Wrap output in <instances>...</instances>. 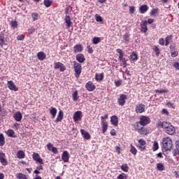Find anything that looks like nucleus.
I'll return each mask as SVG.
<instances>
[{"label":"nucleus","instance_id":"obj_61","mask_svg":"<svg viewBox=\"0 0 179 179\" xmlns=\"http://www.w3.org/2000/svg\"><path fill=\"white\" fill-rule=\"evenodd\" d=\"M138 148L141 151L146 150V147L145 145H138Z\"/></svg>","mask_w":179,"mask_h":179},{"label":"nucleus","instance_id":"obj_51","mask_svg":"<svg viewBox=\"0 0 179 179\" xmlns=\"http://www.w3.org/2000/svg\"><path fill=\"white\" fill-rule=\"evenodd\" d=\"M17 40L18 41L24 40V35H23V34H22V35H18V36H17Z\"/></svg>","mask_w":179,"mask_h":179},{"label":"nucleus","instance_id":"obj_1","mask_svg":"<svg viewBox=\"0 0 179 179\" xmlns=\"http://www.w3.org/2000/svg\"><path fill=\"white\" fill-rule=\"evenodd\" d=\"M162 148L166 152L173 149V141L170 137H166L162 139Z\"/></svg>","mask_w":179,"mask_h":179},{"label":"nucleus","instance_id":"obj_57","mask_svg":"<svg viewBox=\"0 0 179 179\" xmlns=\"http://www.w3.org/2000/svg\"><path fill=\"white\" fill-rule=\"evenodd\" d=\"M135 12V7L134 6H130L129 7V13L132 15Z\"/></svg>","mask_w":179,"mask_h":179},{"label":"nucleus","instance_id":"obj_25","mask_svg":"<svg viewBox=\"0 0 179 179\" xmlns=\"http://www.w3.org/2000/svg\"><path fill=\"white\" fill-rule=\"evenodd\" d=\"M65 23H66V26L68 29L71 27V24H72V22L71 21V17L69 15H66L65 17Z\"/></svg>","mask_w":179,"mask_h":179},{"label":"nucleus","instance_id":"obj_27","mask_svg":"<svg viewBox=\"0 0 179 179\" xmlns=\"http://www.w3.org/2000/svg\"><path fill=\"white\" fill-rule=\"evenodd\" d=\"M104 78V74L100 73V74H96L95 79L97 80V82H100V80H103Z\"/></svg>","mask_w":179,"mask_h":179},{"label":"nucleus","instance_id":"obj_14","mask_svg":"<svg viewBox=\"0 0 179 179\" xmlns=\"http://www.w3.org/2000/svg\"><path fill=\"white\" fill-rule=\"evenodd\" d=\"M80 133L83 136L84 139H87V141H89V139H90V134H89V132L86 131L85 129H82L80 130Z\"/></svg>","mask_w":179,"mask_h":179},{"label":"nucleus","instance_id":"obj_7","mask_svg":"<svg viewBox=\"0 0 179 179\" xmlns=\"http://www.w3.org/2000/svg\"><path fill=\"white\" fill-rule=\"evenodd\" d=\"M73 121L75 122H78V121H80L82 120V111H77L73 114Z\"/></svg>","mask_w":179,"mask_h":179},{"label":"nucleus","instance_id":"obj_63","mask_svg":"<svg viewBox=\"0 0 179 179\" xmlns=\"http://www.w3.org/2000/svg\"><path fill=\"white\" fill-rule=\"evenodd\" d=\"M116 52H117V54H119L120 55L124 54V52H122V50L121 49H117Z\"/></svg>","mask_w":179,"mask_h":179},{"label":"nucleus","instance_id":"obj_36","mask_svg":"<svg viewBox=\"0 0 179 179\" xmlns=\"http://www.w3.org/2000/svg\"><path fill=\"white\" fill-rule=\"evenodd\" d=\"M131 153H132V155H134V156L136 155V153H138V150H136V148H135V147H134V145H131V150H130Z\"/></svg>","mask_w":179,"mask_h":179},{"label":"nucleus","instance_id":"obj_42","mask_svg":"<svg viewBox=\"0 0 179 179\" xmlns=\"http://www.w3.org/2000/svg\"><path fill=\"white\" fill-rule=\"evenodd\" d=\"M73 101H76L78 100V91H75L72 94Z\"/></svg>","mask_w":179,"mask_h":179},{"label":"nucleus","instance_id":"obj_29","mask_svg":"<svg viewBox=\"0 0 179 179\" xmlns=\"http://www.w3.org/2000/svg\"><path fill=\"white\" fill-rule=\"evenodd\" d=\"M121 169L122 170V171L128 173V171H129V166H128V164H124L121 166Z\"/></svg>","mask_w":179,"mask_h":179},{"label":"nucleus","instance_id":"obj_26","mask_svg":"<svg viewBox=\"0 0 179 179\" xmlns=\"http://www.w3.org/2000/svg\"><path fill=\"white\" fill-rule=\"evenodd\" d=\"M157 169L159 170V171H163L164 170H166V168L162 163H158L157 164Z\"/></svg>","mask_w":179,"mask_h":179},{"label":"nucleus","instance_id":"obj_40","mask_svg":"<svg viewBox=\"0 0 179 179\" xmlns=\"http://www.w3.org/2000/svg\"><path fill=\"white\" fill-rule=\"evenodd\" d=\"M158 149H159V143L157 141H155L152 146V150L155 152V150H157Z\"/></svg>","mask_w":179,"mask_h":179},{"label":"nucleus","instance_id":"obj_34","mask_svg":"<svg viewBox=\"0 0 179 179\" xmlns=\"http://www.w3.org/2000/svg\"><path fill=\"white\" fill-rule=\"evenodd\" d=\"M101 41V39L99 37H94L92 38V44H99Z\"/></svg>","mask_w":179,"mask_h":179},{"label":"nucleus","instance_id":"obj_2","mask_svg":"<svg viewBox=\"0 0 179 179\" xmlns=\"http://www.w3.org/2000/svg\"><path fill=\"white\" fill-rule=\"evenodd\" d=\"M0 47L3 50H8L9 47V41L5 38V34L3 32H0Z\"/></svg>","mask_w":179,"mask_h":179},{"label":"nucleus","instance_id":"obj_55","mask_svg":"<svg viewBox=\"0 0 179 179\" xmlns=\"http://www.w3.org/2000/svg\"><path fill=\"white\" fill-rule=\"evenodd\" d=\"M59 69L60 70V72H64V71H66V67H65V66H64V64H62V65L60 66V68Z\"/></svg>","mask_w":179,"mask_h":179},{"label":"nucleus","instance_id":"obj_4","mask_svg":"<svg viewBox=\"0 0 179 179\" xmlns=\"http://www.w3.org/2000/svg\"><path fill=\"white\" fill-rule=\"evenodd\" d=\"M138 124H140V125H142L143 127H145V125L150 124V118L148 116H141Z\"/></svg>","mask_w":179,"mask_h":179},{"label":"nucleus","instance_id":"obj_53","mask_svg":"<svg viewBox=\"0 0 179 179\" xmlns=\"http://www.w3.org/2000/svg\"><path fill=\"white\" fill-rule=\"evenodd\" d=\"M33 20H37L38 19V13H33L31 15Z\"/></svg>","mask_w":179,"mask_h":179},{"label":"nucleus","instance_id":"obj_16","mask_svg":"<svg viewBox=\"0 0 179 179\" xmlns=\"http://www.w3.org/2000/svg\"><path fill=\"white\" fill-rule=\"evenodd\" d=\"M110 122L112 125H115V127L118 126V117L115 115H113L110 117Z\"/></svg>","mask_w":179,"mask_h":179},{"label":"nucleus","instance_id":"obj_44","mask_svg":"<svg viewBox=\"0 0 179 179\" xmlns=\"http://www.w3.org/2000/svg\"><path fill=\"white\" fill-rule=\"evenodd\" d=\"M139 124H141V123L138 122V123H136V126H135V130H136V131H138V132H139L140 130H141L142 128H143V127H141V126L139 125Z\"/></svg>","mask_w":179,"mask_h":179},{"label":"nucleus","instance_id":"obj_37","mask_svg":"<svg viewBox=\"0 0 179 179\" xmlns=\"http://www.w3.org/2000/svg\"><path fill=\"white\" fill-rule=\"evenodd\" d=\"M140 135H148V130L142 127V129L138 131Z\"/></svg>","mask_w":179,"mask_h":179},{"label":"nucleus","instance_id":"obj_3","mask_svg":"<svg viewBox=\"0 0 179 179\" xmlns=\"http://www.w3.org/2000/svg\"><path fill=\"white\" fill-rule=\"evenodd\" d=\"M73 69L75 72V76L77 79L80 76L82 73V64L78 63L77 62H73Z\"/></svg>","mask_w":179,"mask_h":179},{"label":"nucleus","instance_id":"obj_15","mask_svg":"<svg viewBox=\"0 0 179 179\" xmlns=\"http://www.w3.org/2000/svg\"><path fill=\"white\" fill-rule=\"evenodd\" d=\"M136 113H143L145 111V105L143 103H141L136 106Z\"/></svg>","mask_w":179,"mask_h":179},{"label":"nucleus","instance_id":"obj_41","mask_svg":"<svg viewBox=\"0 0 179 179\" xmlns=\"http://www.w3.org/2000/svg\"><path fill=\"white\" fill-rule=\"evenodd\" d=\"M128 176L125 173H121L117 176V179H127Z\"/></svg>","mask_w":179,"mask_h":179},{"label":"nucleus","instance_id":"obj_62","mask_svg":"<svg viewBox=\"0 0 179 179\" xmlns=\"http://www.w3.org/2000/svg\"><path fill=\"white\" fill-rule=\"evenodd\" d=\"M47 148L48 149V150H51V149H52V144H51L50 143H48L47 145Z\"/></svg>","mask_w":179,"mask_h":179},{"label":"nucleus","instance_id":"obj_5","mask_svg":"<svg viewBox=\"0 0 179 179\" xmlns=\"http://www.w3.org/2000/svg\"><path fill=\"white\" fill-rule=\"evenodd\" d=\"M127 97L126 94H120V97L117 99V103L119 106H124Z\"/></svg>","mask_w":179,"mask_h":179},{"label":"nucleus","instance_id":"obj_11","mask_svg":"<svg viewBox=\"0 0 179 179\" xmlns=\"http://www.w3.org/2000/svg\"><path fill=\"white\" fill-rule=\"evenodd\" d=\"M165 132L168 134V135H174V134H176V128L171 124L167 127V129H165Z\"/></svg>","mask_w":179,"mask_h":179},{"label":"nucleus","instance_id":"obj_30","mask_svg":"<svg viewBox=\"0 0 179 179\" xmlns=\"http://www.w3.org/2000/svg\"><path fill=\"white\" fill-rule=\"evenodd\" d=\"M50 113L51 115H52V118H55V115H57V108H51L50 110Z\"/></svg>","mask_w":179,"mask_h":179},{"label":"nucleus","instance_id":"obj_31","mask_svg":"<svg viewBox=\"0 0 179 179\" xmlns=\"http://www.w3.org/2000/svg\"><path fill=\"white\" fill-rule=\"evenodd\" d=\"M131 61H138V55L135 52H132L131 55Z\"/></svg>","mask_w":179,"mask_h":179},{"label":"nucleus","instance_id":"obj_28","mask_svg":"<svg viewBox=\"0 0 179 179\" xmlns=\"http://www.w3.org/2000/svg\"><path fill=\"white\" fill-rule=\"evenodd\" d=\"M24 152H23L22 150H20L17 153V157L18 159H24Z\"/></svg>","mask_w":179,"mask_h":179},{"label":"nucleus","instance_id":"obj_47","mask_svg":"<svg viewBox=\"0 0 179 179\" xmlns=\"http://www.w3.org/2000/svg\"><path fill=\"white\" fill-rule=\"evenodd\" d=\"M62 65V63H61V62L55 63V69H59V68H61Z\"/></svg>","mask_w":179,"mask_h":179},{"label":"nucleus","instance_id":"obj_32","mask_svg":"<svg viewBox=\"0 0 179 179\" xmlns=\"http://www.w3.org/2000/svg\"><path fill=\"white\" fill-rule=\"evenodd\" d=\"M5 145V136L3 134H0V146H3Z\"/></svg>","mask_w":179,"mask_h":179},{"label":"nucleus","instance_id":"obj_60","mask_svg":"<svg viewBox=\"0 0 179 179\" xmlns=\"http://www.w3.org/2000/svg\"><path fill=\"white\" fill-rule=\"evenodd\" d=\"M159 43L160 45H164V38H162L159 39Z\"/></svg>","mask_w":179,"mask_h":179},{"label":"nucleus","instance_id":"obj_18","mask_svg":"<svg viewBox=\"0 0 179 179\" xmlns=\"http://www.w3.org/2000/svg\"><path fill=\"white\" fill-rule=\"evenodd\" d=\"M101 125H102V132L103 134H106V132H107V129H108V123H107V122L106 121H102Z\"/></svg>","mask_w":179,"mask_h":179},{"label":"nucleus","instance_id":"obj_33","mask_svg":"<svg viewBox=\"0 0 179 179\" xmlns=\"http://www.w3.org/2000/svg\"><path fill=\"white\" fill-rule=\"evenodd\" d=\"M8 136H10V138H15V131L12 129H9L6 132Z\"/></svg>","mask_w":179,"mask_h":179},{"label":"nucleus","instance_id":"obj_38","mask_svg":"<svg viewBox=\"0 0 179 179\" xmlns=\"http://www.w3.org/2000/svg\"><path fill=\"white\" fill-rule=\"evenodd\" d=\"M52 3V1L50 0H44V5L45 6H46V8H50Z\"/></svg>","mask_w":179,"mask_h":179},{"label":"nucleus","instance_id":"obj_19","mask_svg":"<svg viewBox=\"0 0 179 179\" xmlns=\"http://www.w3.org/2000/svg\"><path fill=\"white\" fill-rule=\"evenodd\" d=\"M22 118H23V115H22V113L20 112H17L14 115V119L15 121H17L20 122V121H22Z\"/></svg>","mask_w":179,"mask_h":179},{"label":"nucleus","instance_id":"obj_58","mask_svg":"<svg viewBox=\"0 0 179 179\" xmlns=\"http://www.w3.org/2000/svg\"><path fill=\"white\" fill-rule=\"evenodd\" d=\"M52 152L55 154L57 155V153H58V149L55 147H52Z\"/></svg>","mask_w":179,"mask_h":179},{"label":"nucleus","instance_id":"obj_6","mask_svg":"<svg viewBox=\"0 0 179 179\" xmlns=\"http://www.w3.org/2000/svg\"><path fill=\"white\" fill-rule=\"evenodd\" d=\"M32 158L35 162H38L40 164H44V162H43V159L40 157V155H38V153L34 152Z\"/></svg>","mask_w":179,"mask_h":179},{"label":"nucleus","instance_id":"obj_17","mask_svg":"<svg viewBox=\"0 0 179 179\" xmlns=\"http://www.w3.org/2000/svg\"><path fill=\"white\" fill-rule=\"evenodd\" d=\"M0 162L3 166H6V164H8L6 159H5V153L3 152H0Z\"/></svg>","mask_w":179,"mask_h":179},{"label":"nucleus","instance_id":"obj_52","mask_svg":"<svg viewBox=\"0 0 179 179\" xmlns=\"http://www.w3.org/2000/svg\"><path fill=\"white\" fill-rule=\"evenodd\" d=\"M10 24H11V27H13V29H16V27H17V22L16 21H12Z\"/></svg>","mask_w":179,"mask_h":179},{"label":"nucleus","instance_id":"obj_46","mask_svg":"<svg viewBox=\"0 0 179 179\" xmlns=\"http://www.w3.org/2000/svg\"><path fill=\"white\" fill-rule=\"evenodd\" d=\"M96 22H103V18L99 14L95 15Z\"/></svg>","mask_w":179,"mask_h":179},{"label":"nucleus","instance_id":"obj_20","mask_svg":"<svg viewBox=\"0 0 179 179\" xmlns=\"http://www.w3.org/2000/svg\"><path fill=\"white\" fill-rule=\"evenodd\" d=\"M76 59L80 62V64H83L85 62V55L83 54H78L76 55Z\"/></svg>","mask_w":179,"mask_h":179},{"label":"nucleus","instance_id":"obj_22","mask_svg":"<svg viewBox=\"0 0 179 179\" xmlns=\"http://www.w3.org/2000/svg\"><path fill=\"white\" fill-rule=\"evenodd\" d=\"M74 52H82L83 50V47H82V45H76L74 47Z\"/></svg>","mask_w":179,"mask_h":179},{"label":"nucleus","instance_id":"obj_13","mask_svg":"<svg viewBox=\"0 0 179 179\" xmlns=\"http://www.w3.org/2000/svg\"><path fill=\"white\" fill-rule=\"evenodd\" d=\"M62 159L64 163H68V162H69V152H68V151L63 152Z\"/></svg>","mask_w":179,"mask_h":179},{"label":"nucleus","instance_id":"obj_24","mask_svg":"<svg viewBox=\"0 0 179 179\" xmlns=\"http://www.w3.org/2000/svg\"><path fill=\"white\" fill-rule=\"evenodd\" d=\"M37 57L38 59H40V61H44V59L45 58V57H47V55L43 52H39L37 54Z\"/></svg>","mask_w":179,"mask_h":179},{"label":"nucleus","instance_id":"obj_10","mask_svg":"<svg viewBox=\"0 0 179 179\" xmlns=\"http://www.w3.org/2000/svg\"><path fill=\"white\" fill-rule=\"evenodd\" d=\"M141 31L142 33H146V31H148V21H142L141 23Z\"/></svg>","mask_w":179,"mask_h":179},{"label":"nucleus","instance_id":"obj_21","mask_svg":"<svg viewBox=\"0 0 179 179\" xmlns=\"http://www.w3.org/2000/svg\"><path fill=\"white\" fill-rule=\"evenodd\" d=\"M63 119H64V112H62V110H59V114L55 122H60V121H62Z\"/></svg>","mask_w":179,"mask_h":179},{"label":"nucleus","instance_id":"obj_50","mask_svg":"<svg viewBox=\"0 0 179 179\" xmlns=\"http://www.w3.org/2000/svg\"><path fill=\"white\" fill-rule=\"evenodd\" d=\"M123 39L124 40V41H129V34H125L123 36Z\"/></svg>","mask_w":179,"mask_h":179},{"label":"nucleus","instance_id":"obj_56","mask_svg":"<svg viewBox=\"0 0 179 179\" xmlns=\"http://www.w3.org/2000/svg\"><path fill=\"white\" fill-rule=\"evenodd\" d=\"M107 118H108V115L107 114H105L104 116H101V122H103V121H106L105 120H107Z\"/></svg>","mask_w":179,"mask_h":179},{"label":"nucleus","instance_id":"obj_48","mask_svg":"<svg viewBox=\"0 0 179 179\" xmlns=\"http://www.w3.org/2000/svg\"><path fill=\"white\" fill-rule=\"evenodd\" d=\"M145 145H146V141L143 139L138 140V145L145 146Z\"/></svg>","mask_w":179,"mask_h":179},{"label":"nucleus","instance_id":"obj_8","mask_svg":"<svg viewBox=\"0 0 179 179\" xmlns=\"http://www.w3.org/2000/svg\"><path fill=\"white\" fill-rule=\"evenodd\" d=\"M171 124L167 123V122H158V123L157 124V127L158 128H164L166 129H167V128H169Z\"/></svg>","mask_w":179,"mask_h":179},{"label":"nucleus","instance_id":"obj_12","mask_svg":"<svg viewBox=\"0 0 179 179\" xmlns=\"http://www.w3.org/2000/svg\"><path fill=\"white\" fill-rule=\"evenodd\" d=\"M85 87L88 90V92H93V90L96 89V86L93 85V83H92V81H89L85 85Z\"/></svg>","mask_w":179,"mask_h":179},{"label":"nucleus","instance_id":"obj_54","mask_svg":"<svg viewBox=\"0 0 179 179\" xmlns=\"http://www.w3.org/2000/svg\"><path fill=\"white\" fill-rule=\"evenodd\" d=\"M178 55V52L176 50L171 51V57L173 58Z\"/></svg>","mask_w":179,"mask_h":179},{"label":"nucleus","instance_id":"obj_9","mask_svg":"<svg viewBox=\"0 0 179 179\" xmlns=\"http://www.w3.org/2000/svg\"><path fill=\"white\" fill-rule=\"evenodd\" d=\"M7 84L10 90H13L14 92H17L19 90V88L16 87V85H15L13 81H8Z\"/></svg>","mask_w":179,"mask_h":179},{"label":"nucleus","instance_id":"obj_45","mask_svg":"<svg viewBox=\"0 0 179 179\" xmlns=\"http://www.w3.org/2000/svg\"><path fill=\"white\" fill-rule=\"evenodd\" d=\"M176 43H171L169 48H170V51H176Z\"/></svg>","mask_w":179,"mask_h":179},{"label":"nucleus","instance_id":"obj_64","mask_svg":"<svg viewBox=\"0 0 179 179\" xmlns=\"http://www.w3.org/2000/svg\"><path fill=\"white\" fill-rule=\"evenodd\" d=\"M173 66L176 68V69H179V63L176 62L173 64Z\"/></svg>","mask_w":179,"mask_h":179},{"label":"nucleus","instance_id":"obj_43","mask_svg":"<svg viewBox=\"0 0 179 179\" xmlns=\"http://www.w3.org/2000/svg\"><path fill=\"white\" fill-rule=\"evenodd\" d=\"M155 93H160V94H162V93H169V91H168V90H155Z\"/></svg>","mask_w":179,"mask_h":179},{"label":"nucleus","instance_id":"obj_23","mask_svg":"<svg viewBox=\"0 0 179 179\" xmlns=\"http://www.w3.org/2000/svg\"><path fill=\"white\" fill-rule=\"evenodd\" d=\"M149 10V7L148 5L141 6L139 8V10L141 13H146V11Z\"/></svg>","mask_w":179,"mask_h":179},{"label":"nucleus","instance_id":"obj_59","mask_svg":"<svg viewBox=\"0 0 179 179\" xmlns=\"http://www.w3.org/2000/svg\"><path fill=\"white\" fill-rule=\"evenodd\" d=\"M34 31H36V29H34V28H31L28 30L29 34H33V33H34Z\"/></svg>","mask_w":179,"mask_h":179},{"label":"nucleus","instance_id":"obj_49","mask_svg":"<svg viewBox=\"0 0 179 179\" xmlns=\"http://www.w3.org/2000/svg\"><path fill=\"white\" fill-rule=\"evenodd\" d=\"M154 51L156 52V55L159 57L160 54V50L159 49V48H157V46L154 47Z\"/></svg>","mask_w":179,"mask_h":179},{"label":"nucleus","instance_id":"obj_39","mask_svg":"<svg viewBox=\"0 0 179 179\" xmlns=\"http://www.w3.org/2000/svg\"><path fill=\"white\" fill-rule=\"evenodd\" d=\"M16 177L17 179H27L26 175H23V173H17Z\"/></svg>","mask_w":179,"mask_h":179},{"label":"nucleus","instance_id":"obj_35","mask_svg":"<svg viewBox=\"0 0 179 179\" xmlns=\"http://www.w3.org/2000/svg\"><path fill=\"white\" fill-rule=\"evenodd\" d=\"M172 37V36H168L165 38V45H169V44H170Z\"/></svg>","mask_w":179,"mask_h":179}]
</instances>
